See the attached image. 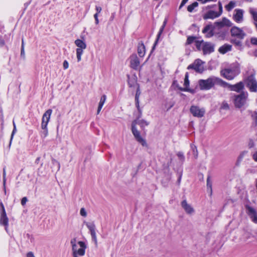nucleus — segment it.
Returning <instances> with one entry per match:
<instances>
[{
    "label": "nucleus",
    "instance_id": "f257e3e1",
    "mask_svg": "<svg viewBox=\"0 0 257 257\" xmlns=\"http://www.w3.org/2000/svg\"><path fill=\"white\" fill-rule=\"evenodd\" d=\"M149 122L144 119L137 118L134 120L132 123V132L136 140L144 147H147V144L146 140L142 137L140 132L137 130L136 125L139 124L142 129L145 126L148 125Z\"/></svg>",
    "mask_w": 257,
    "mask_h": 257
},
{
    "label": "nucleus",
    "instance_id": "dca6fc26",
    "mask_svg": "<svg viewBox=\"0 0 257 257\" xmlns=\"http://www.w3.org/2000/svg\"><path fill=\"white\" fill-rule=\"evenodd\" d=\"M181 206L185 212L189 215H192L195 212V210L191 204H188L186 200L181 202Z\"/></svg>",
    "mask_w": 257,
    "mask_h": 257
},
{
    "label": "nucleus",
    "instance_id": "b1692460",
    "mask_svg": "<svg viewBox=\"0 0 257 257\" xmlns=\"http://www.w3.org/2000/svg\"><path fill=\"white\" fill-rule=\"evenodd\" d=\"M74 43L75 45L78 47V49H84L86 48V43L80 39H77L75 41Z\"/></svg>",
    "mask_w": 257,
    "mask_h": 257
},
{
    "label": "nucleus",
    "instance_id": "7ed1b4c3",
    "mask_svg": "<svg viewBox=\"0 0 257 257\" xmlns=\"http://www.w3.org/2000/svg\"><path fill=\"white\" fill-rule=\"evenodd\" d=\"M72 246V255L73 257H80L85 254L87 246L85 242L82 241H77L75 238L70 241Z\"/></svg>",
    "mask_w": 257,
    "mask_h": 257
},
{
    "label": "nucleus",
    "instance_id": "2f4dec72",
    "mask_svg": "<svg viewBox=\"0 0 257 257\" xmlns=\"http://www.w3.org/2000/svg\"><path fill=\"white\" fill-rule=\"evenodd\" d=\"M205 42L203 41H196L195 45L198 50H203V46L204 45Z\"/></svg>",
    "mask_w": 257,
    "mask_h": 257
},
{
    "label": "nucleus",
    "instance_id": "2eb2a0df",
    "mask_svg": "<svg viewBox=\"0 0 257 257\" xmlns=\"http://www.w3.org/2000/svg\"><path fill=\"white\" fill-rule=\"evenodd\" d=\"M246 208L247 209V213L251 221L254 223H257V211L249 206H246Z\"/></svg>",
    "mask_w": 257,
    "mask_h": 257
},
{
    "label": "nucleus",
    "instance_id": "a19ab883",
    "mask_svg": "<svg viewBox=\"0 0 257 257\" xmlns=\"http://www.w3.org/2000/svg\"><path fill=\"white\" fill-rule=\"evenodd\" d=\"M28 201V199L26 197H24L22 198L21 200V204L22 206H25L27 202Z\"/></svg>",
    "mask_w": 257,
    "mask_h": 257
},
{
    "label": "nucleus",
    "instance_id": "3c124183",
    "mask_svg": "<svg viewBox=\"0 0 257 257\" xmlns=\"http://www.w3.org/2000/svg\"><path fill=\"white\" fill-rule=\"evenodd\" d=\"M115 13H113L111 14V16L110 18V20L111 21H112L115 17Z\"/></svg>",
    "mask_w": 257,
    "mask_h": 257
},
{
    "label": "nucleus",
    "instance_id": "680f3d73",
    "mask_svg": "<svg viewBox=\"0 0 257 257\" xmlns=\"http://www.w3.org/2000/svg\"><path fill=\"white\" fill-rule=\"evenodd\" d=\"M136 106L138 108V109L140 111V108H139V102H136Z\"/></svg>",
    "mask_w": 257,
    "mask_h": 257
},
{
    "label": "nucleus",
    "instance_id": "4c0bfd02",
    "mask_svg": "<svg viewBox=\"0 0 257 257\" xmlns=\"http://www.w3.org/2000/svg\"><path fill=\"white\" fill-rule=\"evenodd\" d=\"M80 214L82 216L84 217H86L87 214L86 210L84 208H81L80 209Z\"/></svg>",
    "mask_w": 257,
    "mask_h": 257
},
{
    "label": "nucleus",
    "instance_id": "a18cd8bd",
    "mask_svg": "<svg viewBox=\"0 0 257 257\" xmlns=\"http://www.w3.org/2000/svg\"><path fill=\"white\" fill-rule=\"evenodd\" d=\"M218 6H219V11L217 13H218V14H220V15H221L222 13V5L220 2L218 3Z\"/></svg>",
    "mask_w": 257,
    "mask_h": 257
},
{
    "label": "nucleus",
    "instance_id": "0eeeda50",
    "mask_svg": "<svg viewBox=\"0 0 257 257\" xmlns=\"http://www.w3.org/2000/svg\"><path fill=\"white\" fill-rule=\"evenodd\" d=\"M204 62L200 59L196 60L194 63L188 66V69H193L195 71L202 73L204 71Z\"/></svg>",
    "mask_w": 257,
    "mask_h": 257
},
{
    "label": "nucleus",
    "instance_id": "4d7b16f0",
    "mask_svg": "<svg viewBox=\"0 0 257 257\" xmlns=\"http://www.w3.org/2000/svg\"><path fill=\"white\" fill-rule=\"evenodd\" d=\"M135 101H136V102H138V101H139V95L138 94V93H137L136 95Z\"/></svg>",
    "mask_w": 257,
    "mask_h": 257
},
{
    "label": "nucleus",
    "instance_id": "9b49d317",
    "mask_svg": "<svg viewBox=\"0 0 257 257\" xmlns=\"http://www.w3.org/2000/svg\"><path fill=\"white\" fill-rule=\"evenodd\" d=\"M130 66L135 70H138L140 68V62L136 54H132L130 58Z\"/></svg>",
    "mask_w": 257,
    "mask_h": 257
},
{
    "label": "nucleus",
    "instance_id": "5fc2aeb1",
    "mask_svg": "<svg viewBox=\"0 0 257 257\" xmlns=\"http://www.w3.org/2000/svg\"><path fill=\"white\" fill-rule=\"evenodd\" d=\"M216 0H204L203 2H202V4H205L207 2H216Z\"/></svg>",
    "mask_w": 257,
    "mask_h": 257
},
{
    "label": "nucleus",
    "instance_id": "5701e85b",
    "mask_svg": "<svg viewBox=\"0 0 257 257\" xmlns=\"http://www.w3.org/2000/svg\"><path fill=\"white\" fill-rule=\"evenodd\" d=\"M138 53L140 57H143L146 53L145 46L143 43L139 44L138 47Z\"/></svg>",
    "mask_w": 257,
    "mask_h": 257
},
{
    "label": "nucleus",
    "instance_id": "a878e982",
    "mask_svg": "<svg viewBox=\"0 0 257 257\" xmlns=\"http://www.w3.org/2000/svg\"><path fill=\"white\" fill-rule=\"evenodd\" d=\"M207 191L209 193L210 196L212 195V182L211 181V178L210 176H208L207 178Z\"/></svg>",
    "mask_w": 257,
    "mask_h": 257
},
{
    "label": "nucleus",
    "instance_id": "72a5a7b5",
    "mask_svg": "<svg viewBox=\"0 0 257 257\" xmlns=\"http://www.w3.org/2000/svg\"><path fill=\"white\" fill-rule=\"evenodd\" d=\"M198 6V4L197 2H194L191 5H190L188 6L187 10L189 12H193V10L196 8Z\"/></svg>",
    "mask_w": 257,
    "mask_h": 257
},
{
    "label": "nucleus",
    "instance_id": "603ef678",
    "mask_svg": "<svg viewBox=\"0 0 257 257\" xmlns=\"http://www.w3.org/2000/svg\"><path fill=\"white\" fill-rule=\"evenodd\" d=\"M254 146V143L252 141H250L248 144V146L249 148H252Z\"/></svg>",
    "mask_w": 257,
    "mask_h": 257
},
{
    "label": "nucleus",
    "instance_id": "4468645a",
    "mask_svg": "<svg viewBox=\"0 0 257 257\" xmlns=\"http://www.w3.org/2000/svg\"><path fill=\"white\" fill-rule=\"evenodd\" d=\"M243 11L241 9H235L233 15V20L236 23H241L243 20Z\"/></svg>",
    "mask_w": 257,
    "mask_h": 257
},
{
    "label": "nucleus",
    "instance_id": "6e6552de",
    "mask_svg": "<svg viewBox=\"0 0 257 257\" xmlns=\"http://www.w3.org/2000/svg\"><path fill=\"white\" fill-rule=\"evenodd\" d=\"M1 206L2 208V210L1 212L0 216V224L5 226V229L7 230V228L9 225V218L7 215L4 206L2 203H1Z\"/></svg>",
    "mask_w": 257,
    "mask_h": 257
},
{
    "label": "nucleus",
    "instance_id": "f3484780",
    "mask_svg": "<svg viewBox=\"0 0 257 257\" xmlns=\"http://www.w3.org/2000/svg\"><path fill=\"white\" fill-rule=\"evenodd\" d=\"M223 86L228 87L230 90L234 91L239 92L244 88V84L242 82H239L235 85H230L227 83V85H222Z\"/></svg>",
    "mask_w": 257,
    "mask_h": 257
},
{
    "label": "nucleus",
    "instance_id": "0e129e2a",
    "mask_svg": "<svg viewBox=\"0 0 257 257\" xmlns=\"http://www.w3.org/2000/svg\"><path fill=\"white\" fill-rule=\"evenodd\" d=\"M246 154V152H243V153H242L240 155V157H240V158H242V157H243V156L244 154Z\"/></svg>",
    "mask_w": 257,
    "mask_h": 257
},
{
    "label": "nucleus",
    "instance_id": "f8f14e48",
    "mask_svg": "<svg viewBox=\"0 0 257 257\" xmlns=\"http://www.w3.org/2000/svg\"><path fill=\"white\" fill-rule=\"evenodd\" d=\"M52 113V109H48L43 115L41 127H47L48 124L50 121L51 115Z\"/></svg>",
    "mask_w": 257,
    "mask_h": 257
},
{
    "label": "nucleus",
    "instance_id": "09e8293b",
    "mask_svg": "<svg viewBox=\"0 0 257 257\" xmlns=\"http://www.w3.org/2000/svg\"><path fill=\"white\" fill-rule=\"evenodd\" d=\"M252 157L253 160L257 162V151L253 154Z\"/></svg>",
    "mask_w": 257,
    "mask_h": 257
},
{
    "label": "nucleus",
    "instance_id": "13d9d810",
    "mask_svg": "<svg viewBox=\"0 0 257 257\" xmlns=\"http://www.w3.org/2000/svg\"><path fill=\"white\" fill-rule=\"evenodd\" d=\"M53 163H56V164H57L58 165V170H59V168H60V164H59V163L57 161H56V160H53Z\"/></svg>",
    "mask_w": 257,
    "mask_h": 257
},
{
    "label": "nucleus",
    "instance_id": "1a4fd4ad",
    "mask_svg": "<svg viewBox=\"0 0 257 257\" xmlns=\"http://www.w3.org/2000/svg\"><path fill=\"white\" fill-rule=\"evenodd\" d=\"M230 33L232 36L236 37L239 39H243L246 36L242 29L236 26L231 28Z\"/></svg>",
    "mask_w": 257,
    "mask_h": 257
},
{
    "label": "nucleus",
    "instance_id": "864d4df0",
    "mask_svg": "<svg viewBox=\"0 0 257 257\" xmlns=\"http://www.w3.org/2000/svg\"><path fill=\"white\" fill-rule=\"evenodd\" d=\"M21 55L22 56L25 55V51H24V48L23 47H21Z\"/></svg>",
    "mask_w": 257,
    "mask_h": 257
},
{
    "label": "nucleus",
    "instance_id": "ddd939ff",
    "mask_svg": "<svg viewBox=\"0 0 257 257\" xmlns=\"http://www.w3.org/2000/svg\"><path fill=\"white\" fill-rule=\"evenodd\" d=\"M246 83L251 91L256 92L257 91V81L253 76L248 77Z\"/></svg>",
    "mask_w": 257,
    "mask_h": 257
},
{
    "label": "nucleus",
    "instance_id": "e2e57ef3",
    "mask_svg": "<svg viewBox=\"0 0 257 257\" xmlns=\"http://www.w3.org/2000/svg\"><path fill=\"white\" fill-rule=\"evenodd\" d=\"M95 24L96 25L98 24V23H99L98 18H97L96 19H95Z\"/></svg>",
    "mask_w": 257,
    "mask_h": 257
},
{
    "label": "nucleus",
    "instance_id": "c756f323",
    "mask_svg": "<svg viewBox=\"0 0 257 257\" xmlns=\"http://www.w3.org/2000/svg\"><path fill=\"white\" fill-rule=\"evenodd\" d=\"M42 131L40 132L41 137L42 138L44 139L48 135V130L47 127H41Z\"/></svg>",
    "mask_w": 257,
    "mask_h": 257
},
{
    "label": "nucleus",
    "instance_id": "6e6d98bb",
    "mask_svg": "<svg viewBox=\"0 0 257 257\" xmlns=\"http://www.w3.org/2000/svg\"><path fill=\"white\" fill-rule=\"evenodd\" d=\"M165 25V24L164 25ZM164 26H163L161 29L160 30V32H159V33L158 34V37L159 38L160 35H161V33L162 32L163 30V29H164Z\"/></svg>",
    "mask_w": 257,
    "mask_h": 257
},
{
    "label": "nucleus",
    "instance_id": "79ce46f5",
    "mask_svg": "<svg viewBox=\"0 0 257 257\" xmlns=\"http://www.w3.org/2000/svg\"><path fill=\"white\" fill-rule=\"evenodd\" d=\"M63 68H64V69H67L68 68V67H69V63H68V62L66 60H65L63 62Z\"/></svg>",
    "mask_w": 257,
    "mask_h": 257
},
{
    "label": "nucleus",
    "instance_id": "393cba45",
    "mask_svg": "<svg viewBox=\"0 0 257 257\" xmlns=\"http://www.w3.org/2000/svg\"><path fill=\"white\" fill-rule=\"evenodd\" d=\"M231 49V46L230 45L226 44L219 48V52L221 54H225V53L230 51Z\"/></svg>",
    "mask_w": 257,
    "mask_h": 257
},
{
    "label": "nucleus",
    "instance_id": "e433bc0d",
    "mask_svg": "<svg viewBox=\"0 0 257 257\" xmlns=\"http://www.w3.org/2000/svg\"><path fill=\"white\" fill-rule=\"evenodd\" d=\"M221 108L224 110H228L229 109V106L227 102H223L221 104Z\"/></svg>",
    "mask_w": 257,
    "mask_h": 257
},
{
    "label": "nucleus",
    "instance_id": "ea45409f",
    "mask_svg": "<svg viewBox=\"0 0 257 257\" xmlns=\"http://www.w3.org/2000/svg\"><path fill=\"white\" fill-rule=\"evenodd\" d=\"M250 43L252 45H257V38H251L250 39Z\"/></svg>",
    "mask_w": 257,
    "mask_h": 257
},
{
    "label": "nucleus",
    "instance_id": "412c9836",
    "mask_svg": "<svg viewBox=\"0 0 257 257\" xmlns=\"http://www.w3.org/2000/svg\"><path fill=\"white\" fill-rule=\"evenodd\" d=\"M189 75L188 73H186L185 78H184V85L185 86L184 88H180V90L184 91H191L190 89L189 88Z\"/></svg>",
    "mask_w": 257,
    "mask_h": 257
},
{
    "label": "nucleus",
    "instance_id": "69168bd1",
    "mask_svg": "<svg viewBox=\"0 0 257 257\" xmlns=\"http://www.w3.org/2000/svg\"><path fill=\"white\" fill-rule=\"evenodd\" d=\"M23 46V48H24V40L23 39H22V47Z\"/></svg>",
    "mask_w": 257,
    "mask_h": 257
},
{
    "label": "nucleus",
    "instance_id": "052dcab7",
    "mask_svg": "<svg viewBox=\"0 0 257 257\" xmlns=\"http://www.w3.org/2000/svg\"><path fill=\"white\" fill-rule=\"evenodd\" d=\"M253 55L255 56V57H257V50H255L254 51H253Z\"/></svg>",
    "mask_w": 257,
    "mask_h": 257
},
{
    "label": "nucleus",
    "instance_id": "8fccbe9b",
    "mask_svg": "<svg viewBox=\"0 0 257 257\" xmlns=\"http://www.w3.org/2000/svg\"><path fill=\"white\" fill-rule=\"evenodd\" d=\"M27 257H35L32 252H29L27 253Z\"/></svg>",
    "mask_w": 257,
    "mask_h": 257
},
{
    "label": "nucleus",
    "instance_id": "7c9ffc66",
    "mask_svg": "<svg viewBox=\"0 0 257 257\" xmlns=\"http://www.w3.org/2000/svg\"><path fill=\"white\" fill-rule=\"evenodd\" d=\"M84 50V49H76V56L78 62H80L81 60V56L83 53Z\"/></svg>",
    "mask_w": 257,
    "mask_h": 257
},
{
    "label": "nucleus",
    "instance_id": "f704fd0d",
    "mask_svg": "<svg viewBox=\"0 0 257 257\" xmlns=\"http://www.w3.org/2000/svg\"><path fill=\"white\" fill-rule=\"evenodd\" d=\"M177 156L178 157V158L180 160L182 163L184 162L185 160V157L184 156V154L181 152H179L177 153Z\"/></svg>",
    "mask_w": 257,
    "mask_h": 257
},
{
    "label": "nucleus",
    "instance_id": "338daca9",
    "mask_svg": "<svg viewBox=\"0 0 257 257\" xmlns=\"http://www.w3.org/2000/svg\"><path fill=\"white\" fill-rule=\"evenodd\" d=\"M253 24L255 26V27L256 28V30L257 31V23H253Z\"/></svg>",
    "mask_w": 257,
    "mask_h": 257
},
{
    "label": "nucleus",
    "instance_id": "c9c22d12",
    "mask_svg": "<svg viewBox=\"0 0 257 257\" xmlns=\"http://www.w3.org/2000/svg\"><path fill=\"white\" fill-rule=\"evenodd\" d=\"M196 37L194 36H189L187 38L186 44H190L193 42V41L195 40Z\"/></svg>",
    "mask_w": 257,
    "mask_h": 257
},
{
    "label": "nucleus",
    "instance_id": "a211bd4d",
    "mask_svg": "<svg viewBox=\"0 0 257 257\" xmlns=\"http://www.w3.org/2000/svg\"><path fill=\"white\" fill-rule=\"evenodd\" d=\"M203 52L204 55L210 54L214 51V45L209 42H205L203 46Z\"/></svg>",
    "mask_w": 257,
    "mask_h": 257
},
{
    "label": "nucleus",
    "instance_id": "f03ea898",
    "mask_svg": "<svg viewBox=\"0 0 257 257\" xmlns=\"http://www.w3.org/2000/svg\"><path fill=\"white\" fill-rule=\"evenodd\" d=\"M198 84L201 90H209L215 84L221 86L227 85V82L215 76H211L206 80L200 79L198 81Z\"/></svg>",
    "mask_w": 257,
    "mask_h": 257
},
{
    "label": "nucleus",
    "instance_id": "de8ad7c7",
    "mask_svg": "<svg viewBox=\"0 0 257 257\" xmlns=\"http://www.w3.org/2000/svg\"><path fill=\"white\" fill-rule=\"evenodd\" d=\"M188 0H182L181 5L179 7V9H180L182 7H183L186 3L188 2Z\"/></svg>",
    "mask_w": 257,
    "mask_h": 257
},
{
    "label": "nucleus",
    "instance_id": "39448f33",
    "mask_svg": "<svg viewBox=\"0 0 257 257\" xmlns=\"http://www.w3.org/2000/svg\"><path fill=\"white\" fill-rule=\"evenodd\" d=\"M248 98L247 92H241L240 94H235L232 97L233 104L236 108H240L246 104Z\"/></svg>",
    "mask_w": 257,
    "mask_h": 257
},
{
    "label": "nucleus",
    "instance_id": "bb28decb",
    "mask_svg": "<svg viewBox=\"0 0 257 257\" xmlns=\"http://www.w3.org/2000/svg\"><path fill=\"white\" fill-rule=\"evenodd\" d=\"M106 99V96L105 95H103L101 97L99 104H98L97 112V114H99V113L101 111V110L105 102Z\"/></svg>",
    "mask_w": 257,
    "mask_h": 257
},
{
    "label": "nucleus",
    "instance_id": "4be33fe9",
    "mask_svg": "<svg viewBox=\"0 0 257 257\" xmlns=\"http://www.w3.org/2000/svg\"><path fill=\"white\" fill-rule=\"evenodd\" d=\"M202 32L204 34H206L207 37H211L213 35V26L211 25L206 26L202 30Z\"/></svg>",
    "mask_w": 257,
    "mask_h": 257
},
{
    "label": "nucleus",
    "instance_id": "774afa93",
    "mask_svg": "<svg viewBox=\"0 0 257 257\" xmlns=\"http://www.w3.org/2000/svg\"><path fill=\"white\" fill-rule=\"evenodd\" d=\"M4 44V41H0V45L2 46V45H3Z\"/></svg>",
    "mask_w": 257,
    "mask_h": 257
},
{
    "label": "nucleus",
    "instance_id": "9d476101",
    "mask_svg": "<svg viewBox=\"0 0 257 257\" xmlns=\"http://www.w3.org/2000/svg\"><path fill=\"white\" fill-rule=\"evenodd\" d=\"M86 226L88 228L92 239L94 242L95 245L97 244V240L96 237V234L95 232V225L93 222H85Z\"/></svg>",
    "mask_w": 257,
    "mask_h": 257
},
{
    "label": "nucleus",
    "instance_id": "cd10ccee",
    "mask_svg": "<svg viewBox=\"0 0 257 257\" xmlns=\"http://www.w3.org/2000/svg\"><path fill=\"white\" fill-rule=\"evenodd\" d=\"M249 13L251 15V17L253 20V23H257V11L254 8H250L249 9Z\"/></svg>",
    "mask_w": 257,
    "mask_h": 257
},
{
    "label": "nucleus",
    "instance_id": "423d86ee",
    "mask_svg": "<svg viewBox=\"0 0 257 257\" xmlns=\"http://www.w3.org/2000/svg\"><path fill=\"white\" fill-rule=\"evenodd\" d=\"M190 111L193 116L198 118L203 117L205 113L204 108L195 105H192L190 107Z\"/></svg>",
    "mask_w": 257,
    "mask_h": 257
},
{
    "label": "nucleus",
    "instance_id": "37998d69",
    "mask_svg": "<svg viewBox=\"0 0 257 257\" xmlns=\"http://www.w3.org/2000/svg\"><path fill=\"white\" fill-rule=\"evenodd\" d=\"M6 170L5 168H4V169H3V183H4V186H5V184H6Z\"/></svg>",
    "mask_w": 257,
    "mask_h": 257
},
{
    "label": "nucleus",
    "instance_id": "20e7f679",
    "mask_svg": "<svg viewBox=\"0 0 257 257\" xmlns=\"http://www.w3.org/2000/svg\"><path fill=\"white\" fill-rule=\"evenodd\" d=\"M240 73V68L238 64H232L229 67L220 71L221 75L227 80H232Z\"/></svg>",
    "mask_w": 257,
    "mask_h": 257
},
{
    "label": "nucleus",
    "instance_id": "49530a36",
    "mask_svg": "<svg viewBox=\"0 0 257 257\" xmlns=\"http://www.w3.org/2000/svg\"><path fill=\"white\" fill-rule=\"evenodd\" d=\"M95 10L96 11V13L99 14L102 10V8L100 6H95Z\"/></svg>",
    "mask_w": 257,
    "mask_h": 257
},
{
    "label": "nucleus",
    "instance_id": "bf43d9fd",
    "mask_svg": "<svg viewBox=\"0 0 257 257\" xmlns=\"http://www.w3.org/2000/svg\"><path fill=\"white\" fill-rule=\"evenodd\" d=\"M98 17V13H96L94 15V19H96Z\"/></svg>",
    "mask_w": 257,
    "mask_h": 257
},
{
    "label": "nucleus",
    "instance_id": "58836bf2",
    "mask_svg": "<svg viewBox=\"0 0 257 257\" xmlns=\"http://www.w3.org/2000/svg\"><path fill=\"white\" fill-rule=\"evenodd\" d=\"M13 125H14V129H13L12 133L11 141H12V140L13 139V136H14V134L16 133V132L17 131L16 124H15V123L14 121H13ZM11 143V142H10V143Z\"/></svg>",
    "mask_w": 257,
    "mask_h": 257
},
{
    "label": "nucleus",
    "instance_id": "6ab92c4d",
    "mask_svg": "<svg viewBox=\"0 0 257 257\" xmlns=\"http://www.w3.org/2000/svg\"><path fill=\"white\" fill-rule=\"evenodd\" d=\"M220 16V14H218L217 12L209 11L204 15L203 18L204 20H207L208 19H214L215 18H218Z\"/></svg>",
    "mask_w": 257,
    "mask_h": 257
},
{
    "label": "nucleus",
    "instance_id": "aec40b11",
    "mask_svg": "<svg viewBox=\"0 0 257 257\" xmlns=\"http://www.w3.org/2000/svg\"><path fill=\"white\" fill-rule=\"evenodd\" d=\"M214 24L219 27H223L224 26H231L232 24L229 20L224 18L221 21L216 22Z\"/></svg>",
    "mask_w": 257,
    "mask_h": 257
},
{
    "label": "nucleus",
    "instance_id": "c03bdc74",
    "mask_svg": "<svg viewBox=\"0 0 257 257\" xmlns=\"http://www.w3.org/2000/svg\"><path fill=\"white\" fill-rule=\"evenodd\" d=\"M192 149H193L194 157L196 159L198 157V152H197V149L196 147H195L194 148H193Z\"/></svg>",
    "mask_w": 257,
    "mask_h": 257
},
{
    "label": "nucleus",
    "instance_id": "473e14b6",
    "mask_svg": "<svg viewBox=\"0 0 257 257\" xmlns=\"http://www.w3.org/2000/svg\"><path fill=\"white\" fill-rule=\"evenodd\" d=\"M235 6V2L230 1L228 5L225 6V9L227 11H231Z\"/></svg>",
    "mask_w": 257,
    "mask_h": 257
},
{
    "label": "nucleus",
    "instance_id": "c85d7f7f",
    "mask_svg": "<svg viewBox=\"0 0 257 257\" xmlns=\"http://www.w3.org/2000/svg\"><path fill=\"white\" fill-rule=\"evenodd\" d=\"M231 42V43L235 45V46L237 48V49L239 50H241L242 49V44L240 40L234 39H232Z\"/></svg>",
    "mask_w": 257,
    "mask_h": 257
}]
</instances>
